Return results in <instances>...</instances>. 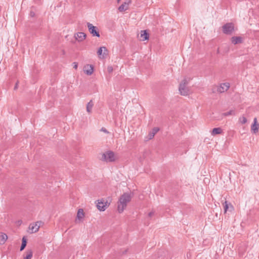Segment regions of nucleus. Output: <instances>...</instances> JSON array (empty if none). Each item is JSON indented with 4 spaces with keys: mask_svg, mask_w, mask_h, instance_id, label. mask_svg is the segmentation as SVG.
<instances>
[{
    "mask_svg": "<svg viewBox=\"0 0 259 259\" xmlns=\"http://www.w3.org/2000/svg\"><path fill=\"white\" fill-rule=\"evenodd\" d=\"M85 218V212L83 209L79 208L76 213L75 222L77 224H80L83 222Z\"/></svg>",
    "mask_w": 259,
    "mask_h": 259,
    "instance_id": "0eeeda50",
    "label": "nucleus"
},
{
    "mask_svg": "<svg viewBox=\"0 0 259 259\" xmlns=\"http://www.w3.org/2000/svg\"><path fill=\"white\" fill-rule=\"evenodd\" d=\"M98 158L100 161L106 163L115 162L118 159L117 154L111 150H106L100 153Z\"/></svg>",
    "mask_w": 259,
    "mask_h": 259,
    "instance_id": "7ed1b4c3",
    "label": "nucleus"
},
{
    "mask_svg": "<svg viewBox=\"0 0 259 259\" xmlns=\"http://www.w3.org/2000/svg\"><path fill=\"white\" fill-rule=\"evenodd\" d=\"M101 131H102L103 132H104V133H107V130L105 128H102L101 129Z\"/></svg>",
    "mask_w": 259,
    "mask_h": 259,
    "instance_id": "bb28decb",
    "label": "nucleus"
},
{
    "mask_svg": "<svg viewBox=\"0 0 259 259\" xmlns=\"http://www.w3.org/2000/svg\"><path fill=\"white\" fill-rule=\"evenodd\" d=\"M111 202L110 197L101 198L97 201L96 206L99 210L104 211L109 206Z\"/></svg>",
    "mask_w": 259,
    "mask_h": 259,
    "instance_id": "20e7f679",
    "label": "nucleus"
},
{
    "mask_svg": "<svg viewBox=\"0 0 259 259\" xmlns=\"http://www.w3.org/2000/svg\"><path fill=\"white\" fill-rule=\"evenodd\" d=\"M132 0H124V2L119 6L118 10L120 12H124L130 9Z\"/></svg>",
    "mask_w": 259,
    "mask_h": 259,
    "instance_id": "ddd939ff",
    "label": "nucleus"
},
{
    "mask_svg": "<svg viewBox=\"0 0 259 259\" xmlns=\"http://www.w3.org/2000/svg\"><path fill=\"white\" fill-rule=\"evenodd\" d=\"M74 37L77 41L80 42L86 39L87 35L83 32H78L74 34Z\"/></svg>",
    "mask_w": 259,
    "mask_h": 259,
    "instance_id": "2eb2a0df",
    "label": "nucleus"
},
{
    "mask_svg": "<svg viewBox=\"0 0 259 259\" xmlns=\"http://www.w3.org/2000/svg\"><path fill=\"white\" fill-rule=\"evenodd\" d=\"M94 105V103H93V101H92V100L88 103V104H87L86 109H87V111L88 113L92 112Z\"/></svg>",
    "mask_w": 259,
    "mask_h": 259,
    "instance_id": "412c9836",
    "label": "nucleus"
},
{
    "mask_svg": "<svg viewBox=\"0 0 259 259\" xmlns=\"http://www.w3.org/2000/svg\"><path fill=\"white\" fill-rule=\"evenodd\" d=\"M138 38L141 41H148L149 39V33L147 30H142L139 31Z\"/></svg>",
    "mask_w": 259,
    "mask_h": 259,
    "instance_id": "f8f14e48",
    "label": "nucleus"
},
{
    "mask_svg": "<svg viewBox=\"0 0 259 259\" xmlns=\"http://www.w3.org/2000/svg\"><path fill=\"white\" fill-rule=\"evenodd\" d=\"M121 0H117V3H119Z\"/></svg>",
    "mask_w": 259,
    "mask_h": 259,
    "instance_id": "7c9ffc66",
    "label": "nucleus"
},
{
    "mask_svg": "<svg viewBox=\"0 0 259 259\" xmlns=\"http://www.w3.org/2000/svg\"><path fill=\"white\" fill-rule=\"evenodd\" d=\"M78 66V64L77 62H74L72 63V66L73 68L75 70L77 69Z\"/></svg>",
    "mask_w": 259,
    "mask_h": 259,
    "instance_id": "a878e982",
    "label": "nucleus"
},
{
    "mask_svg": "<svg viewBox=\"0 0 259 259\" xmlns=\"http://www.w3.org/2000/svg\"><path fill=\"white\" fill-rule=\"evenodd\" d=\"M222 133V130L220 127H218L213 128L212 130L211 134L212 136H215L216 135L220 134Z\"/></svg>",
    "mask_w": 259,
    "mask_h": 259,
    "instance_id": "b1692460",
    "label": "nucleus"
},
{
    "mask_svg": "<svg viewBox=\"0 0 259 259\" xmlns=\"http://www.w3.org/2000/svg\"><path fill=\"white\" fill-rule=\"evenodd\" d=\"M217 92L219 93H223L227 92L230 87V83L229 82H225L215 86Z\"/></svg>",
    "mask_w": 259,
    "mask_h": 259,
    "instance_id": "1a4fd4ad",
    "label": "nucleus"
},
{
    "mask_svg": "<svg viewBox=\"0 0 259 259\" xmlns=\"http://www.w3.org/2000/svg\"><path fill=\"white\" fill-rule=\"evenodd\" d=\"M224 207L225 213H226L227 211H232L233 210L232 205L230 203H228L227 201L224 203Z\"/></svg>",
    "mask_w": 259,
    "mask_h": 259,
    "instance_id": "6ab92c4d",
    "label": "nucleus"
},
{
    "mask_svg": "<svg viewBox=\"0 0 259 259\" xmlns=\"http://www.w3.org/2000/svg\"><path fill=\"white\" fill-rule=\"evenodd\" d=\"M235 114V112L234 110H230L228 112H226L223 114L224 116H229L231 115H233Z\"/></svg>",
    "mask_w": 259,
    "mask_h": 259,
    "instance_id": "393cba45",
    "label": "nucleus"
},
{
    "mask_svg": "<svg viewBox=\"0 0 259 259\" xmlns=\"http://www.w3.org/2000/svg\"><path fill=\"white\" fill-rule=\"evenodd\" d=\"M27 243V239L26 237H23L22 239V244L20 247V251H22L25 248Z\"/></svg>",
    "mask_w": 259,
    "mask_h": 259,
    "instance_id": "4be33fe9",
    "label": "nucleus"
},
{
    "mask_svg": "<svg viewBox=\"0 0 259 259\" xmlns=\"http://www.w3.org/2000/svg\"><path fill=\"white\" fill-rule=\"evenodd\" d=\"M83 73L87 76H92L95 71V67L90 64H85L82 69Z\"/></svg>",
    "mask_w": 259,
    "mask_h": 259,
    "instance_id": "6e6552de",
    "label": "nucleus"
},
{
    "mask_svg": "<svg viewBox=\"0 0 259 259\" xmlns=\"http://www.w3.org/2000/svg\"><path fill=\"white\" fill-rule=\"evenodd\" d=\"M243 38L241 36H233L231 38V42L234 45L242 43Z\"/></svg>",
    "mask_w": 259,
    "mask_h": 259,
    "instance_id": "f3484780",
    "label": "nucleus"
},
{
    "mask_svg": "<svg viewBox=\"0 0 259 259\" xmlns=\"http://www.w3.org/2000/svg\"><path fill=\"white\" fill-rule=\"evenodd\" d=\"M247 122V119L244 115L240 116L238 119V122L241 125L246 123Z\"/></svg>",
    "mask_w": 259,
    "mask_h": 259,
    "instance_id": "5701e85b",
    "label": "nucleus"
},
{
    "mask_svg": "<svg viewBox=\"0 0 259 259\" xmlns=\"http://www.w3.org/2000/svg\"><path fill=\"white\" fill-rule=\"evenodd\" d=\"M8 239L7 234L2 231H0V246L4 245Z\"/></svg>",
    "mask_w": 259,
    "mask_h": 259,
    "instance_id": "dca6fc26",
    "label": "nucleus"
},
{
    "mask_svg": "<svg viewBox=\"0 0 259 259\" xmlns=\"http://www.w3.org/2000/svg\"><path fill=\"white\" fill-rule=\"evenodd\" d=\"M250 131L252 134H256L259 131V123L256 118H254L251 125Z\"/></svg>",
    "mask_w": 259,
    "mask_h": 259,
    "instance_id": "4468645a",
    "label": "nucleus"
},
{
    "mask_svg": "<svg viewBox=\"0 0 259 259\" xmlns=\"http://www.w3.org/2000/svg\"><path fill=\"white\" fill-rule=\"evenodd\" d=\"M17 85H18V83H17L16 85L15 86L14 90H16L17 89Z\"/></svg>",
    "mask_w": 259,
    "mask_h": 259,
    "instance_id": "cd10ccee",
    "label": "nucleus"
},
{
    "mask_svg": "<svg viewBox=\"0 0 259 259\" xmlns=\"http://www.w3.org/2000/svg\"><path fill=\"white\" fill-rule=\"evenodd\" d=\"M96 54L99 60H103L108 58L109 51L106 47L102 46L97 48Z\"/></svg>",
    "mask_w": 259,
    "mask_h": 259,
    "instance_id": "39448f33",
    "label": "nucleus"
},
{
    "mask_svg": "<svg viewBox=\"0 0 259 259\" xmlns=\"http://www.w3.org/2000/svg\"><path fill=\"white\" fill-rule=\"evenodd\" d=\"M133 197L132 193L130 191L123 193L121 194L117 202V211L122 213L126 209L127 204L130 203Z\"/></svg>",
    "mask_w": 259,
    "mask_h": 259,
    "instance_id": "f257e3e1",
    "label": "nucleus"
},
{
    "mask_svg": "<svg viewBox=\"0 0 259 259\" xmlns=\"http://www.w3.org/2000/svg\"><path fill=\"white\" fill-rule=\"evenodd\" d=\"M87 27L90 33L93 36L99 37L100 36L99 28L93 25L92 24L88 23Z\"/></svg>",
    "mask_w": 259,
    "mask_h": 259,
    "instance_id": "9d476101",
    "label": "nucleus"
},
{
    "mask_svg": "<svg viewBox=\"0 0 259 259\" xmlns=\"http://www.w3.org/2000/svg\"><path fill=\"white\" fill-rule=\"evenodd\" d=\"M108 70H109V71H112V68H111V67H108Z\"/></svg>",
    "mask_w": 259,
    "mask_h": 259,
    "instance_id": "c85d7f7f",
    "label": "nucleus"
},
{
    "mask_svg": "<svg viewBox=\"0 0 259 259\" xmlns=\"http://www.w3.org/2000/svg\"><path fill=\"white\" fill-rule=\"evenodd\" d=\"M18 223L19 224H21V223H22V221H19Z\"/></svg>",
    "mask_w": 259,
    "mask_h": 259,
    "instance_id": "c756f323",
    "label": "nucleus"
},
{
    "mask_svg": "<svg viewBox=\"0 0 259 259\" xmlns=\"http://www.w3.org/2000/svg\"><path fill=\"white\" fill-rule=\"evenodd\" d=\"M234 30V25L232 23H227L222 26V31L223 33L230 34Z\"/></svg>",
    "mask_w": 259,
    "mask_h": 259,
    "instance_id": "9b49d317",
    "label": "nucleus"
},
{
    "mask_svg": "<svg viewBox=\"0 0 259 259\" xmlns=\"http://www.w3.org/2000/svg\"><path fill=\"white\" fill-rule=\"evenodd\" d=\"M191 81L190 77H185L180 82L178 85V93L183 97H188L191 95V89L188 85Z\"/></svg>",
    "mask_w": 259,
    "mask_h": 259,
    "instance_id": "f03ea898",
    "label": "nucleus"
},
{
    "mask_svg": "<svg viewBox=\"0 0 259 259\" xmlns=\"http://www.w3.org/2000/svg\"><path fill=\"white\" fill-rule=\"evenodd\" d=\"M159 131V128L158 127H154L152 128L151 131L149 132L148 135V138L149 139H152L155 134Z\"/></svg>",
    "mask_w": 259,
    "mask_h": 259,
    "instance_id": "a211bd4d",
    "label": "nucleus"
},
{
    "mask_svg": "<svg viewBox=\"0 0 259 259\" xmlns=\"http://www.w3.org/2000/svg\"><path fill=\"white\" fill-rule=\"evenodd\" d=\"M44 223L41 221H37L36 222L31 223L28 228V232L30 234H33L37 232L41 226L43 225Z\"/></svg>",
    "mask_w": 259,
    "mask_h": 259,
    "instance_id": "423d86ee",
    "label": "nucleus"
},
{
    "mask_svg": "<svg viewBox=\"0 0 259 259\" xmlns=\"http://www.w3.org/2000/svg\"><path fill=\"white\" fill-rule=\"evenodd\" d=\"M33 256V251L32 250H27L24 256H23V259H32Z\"/></svg>",
    "mask_w": 259,
    "mask_h": 259,
    "instance_id": "aec40b11",
    "label": "nucleus"
}]
</instances>
